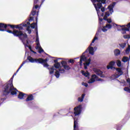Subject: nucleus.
Returning a JSON list of instances; mask_svg holds the SVG:
<instances>
[{
	"label": "nucleus",
	"instance_id": "5",
	"mask_svg": "<svg viewBox=\"0 0 130 130\" xmlns=\"http://www.w3.org/2000/svg\"><path fill=\"white\" fill-rule=\"evenodd\" d=\"M11 82L10 84H8L6 86L4 92L6 93H11V95H16L17 94V89L14 88V86H13L12 80H11Z\"/></svg>",
	"mask_w": 130,
	"mask_h": 130
},
{
	"label": "nucleus",
	"instance_id": "19",
	"mask_svg": "<svg viewBox=\"0 0 130 130\" xmlns=\"http://www.w3.org/2000/svg\"><path fill=\"white\" fill-rule=\"evenodd\" d=\"M7 29V25L4 23H0V31H5L4 29H2V28Z\"/></svg>",
	"mask_w": 130,
	"mask_h": 130
},
{
	"label": "nucleus",
	"instance_id": "9",
	"mask_svg": "<svg viewBox=\"0 0 130 130\" xmlns=\"http://www.w3.org/2000/svg\"><path fill=\"white\" fill-rule=\"evenodd\" d=\"M115 64V61H111L109 63V65L107 66V70H112V69H116L115 67L113 66Z\"/></svg>",
	"mask_w": 130,
	"mask_h": 130
},
{
	"label": "nucleus",
	"instance_id": "3",
	"mask_svg": "<svg viewBox=\"0 0 130 130\" xmlns=\"http://www.w3.org/2000/svg\"><path fill=\"white\" fill-rule=\"evenodd\" d=\"M35 61V62H38L39 63L43 64L44 68H47L48 70L49 71L50 75L54 74V71H55L54 69V67L52 66L51 67H49V64L47 63L48 59L46 58L44 59L42 58H39V59H33V62H34Z\"/></svg>",
	"mask_w": 130,
	"mask_h": 130
},
{
	"label": "nucleus",
	"instance_id": "51",
	"mask_svg": "<svg viewBox=\"0 0 130 130\" xmlns=\"http://www.w3.org/2000/svg\"><path fill=\"white\" fill-rule=\"evenodd\" d=\"M88 51H89V50H88V49H86V50L82 54H85V53H88Z\"/></svg>",
	"mask_w": 130,
	"mask_h": 130
},
{
	"label": "nucleus",
	"instance_id": "33",
	"mask_svg": "<svg viewBox=\"0 0 130 130\" xmlns=\"http://www.w3.org/2000/svg\"><path fill=\"white\" fill-rule=\"evenodd\" d=\"M129 51H130V46L129 45L127 48V49L125 50V52L126 54H128V53H129Z\"/></svg>",
	"mask_w": 130,
	"mask_h": 130
},
{
	"label": "nucleus",
	"instance_id": "45",
	"mask_svg": "<svg viewBox=\"0 0 130 130\" xmlns=\"http://www.w3.org/2000/svg\"><path fill=\"white\" fill-rule=\"evenodd\" d=\"M93 4H95L96 2H100L101 0H90Z\"/></svg>",
	"mask_w": 130,
	"mask_h": 130
},
{
	"label": "nucleus",
	"instance_id": "55",
	"mask_svg": "<svg viewBox=\"0 0 130 130\" xmlns=\"http://www.w3.org/2000/svg\"><path fill=\"white\" fill-rule=\"evenodd\" d=\"M82 63H83V60L80 59V65L82 66Z\"/></svg>",
	"mask_w": 130,
	"mask_h": 130
},
{
	"label": "nucleus",
	"instance_id": "27",
	"mask_svg": "<svg viewBox=\"0 0 130 130\" xmlns=\"http://www.w3.org/2000/svg\"><path fill=\"white\" fill-rule=\"evenodd\" d=\"M54 68H55V69H59V67H60V63H56L54 64V66H53Z\"/></svg>",
	"mask_w": 130,
	"mask_h": 130
},
{
	"label": "nucleus",
	"instance_id": "32",
	"mask_svg": "<svg viewBox=\"0 0 130 130\" xmlns=\"http://www.w3.org/2000/svg\"><path fill=\"white\" fill-rule=\"evenodd\" d=\"M94 82H95V79L91 78L88 81V84H92V83H94Z\"/></svg>",
	"mask_w": 130,
	"mask_h": 130
},
{
	"label": "nucleus",
	"instance_id": "2",
	"mask_svg": "<svg viewBox=\"0 0 130 130\" xmlns=\"http://www.w3.org/2000/svg\"><path fill=\"white\" fill-rule=\"evenodd\" d=\"M7 32L8 33H13L14 36H17L22 40L23 44H25V47H28L29 49H30V51H32V47L31 46H28V39H27V35L26 34H24L22 32V31L17 30H14L13 32L11 30H7Z\"/></svg>",
	"mask_w": 130,
	"mask_h": 130
},
{
	"label": "nucleus",
	"instance_id": "28",
	"mask_svg": "<svg viewBox=\"0 0 130 130\" xmlns=\"http://www.w3.org/2000/svg\"><path fill=\"white\" fill-rule=\"evenodd\" d=\"M116 63L117 67L119 68H120L121 67V61H120V60H117Z\"/></svg>",
	"mask_w": 130,
	"mask_h": 130
},
{
	"label": "nucleus",
	"instance_id": "12",
	"mask_svg": "<svg viewBox=\"0 0 130 130\" xmlns=\"http://www.w3.org/2000/svg\"><path fill=\"white\" fill-rule=\"evenodd\" d=\"M90 63H91V58H88L87 61L83 63L85 70L88 69L87 67L90 66Z\"/></svg>",
	"mask_w": 130,
	"mask_h": 130
},
{
	"label": "nucleus",
	"instance_id": "53",
	"mask_svg": "<svg viewBox=\"0 0 130 130\" xmlns=\"http://www.w3.org/2000/svg\"><path fill=\"white\" fill-rule=\"evenodd\" d=\"M57 61H58V60H57V59H55V60H54V62L55 63H58Z\"/></svg>",
	"mask_w": 130,
	"mask_h": 130
},
{
	"label": "nucleus",
	"instance_id": "21",
	"mask_svg": "<svg viewBox=\"0 0 130 130\" xmlns=\"http://www.w3.org/2000/svg\"><path fill=\"white\" fill-rule=\"evenodd\" d=\"M77 128H78V121L74 119V130H77Z\"/></svg>",
	"mask_w": 130,
	"mask_h": 130
},
{
	"label": "nucleus",
	"instance_id": "16",
	"mask_svg": "<svg viewBox=\"0 0 130 130\" xmlns=\"http://www.w3.org/2000/svg\"><path fill=\"white\" fill-rule=\"evenodd\" d=\"M115 56H118V55H120V50L118 49H116L114 51Z\"/></svg>",
	"mask_w": 130,
	"mask_h": 130
},
{
	"label": "nucleus",
	"instance_id": "62",
	"mask_svg": "<svg viewBox=\"0 0 130 130\" xmlns=\"http://www.w3.org/2000/svg\"><path fill=\"white\" fill-rule=\"evenodd\" d=\"M33 15V14L31 13V16H32Z\"/></svg>",
	"mask_w": 130,
	"mask_h": 130
},
{
	"label": "nucleus",
	"instance_id": "30",
	"mask_svg": "<svg viewBox=\"0 0 130 130\" xmlns=\"http://www.w3.org/2000/svg\"><path fill=\"white\" fill-rule=\"evenodd\" d=\"M121 125L120 124H116L115 125V128L117 130H120V128H121Z\"/></svg>",
	"mask_w": 130,
	"mask_h": 130
},
{
	"label": "nucleus",
	"instance_id": "34",
	"mask_svg": "<svg viewBox=\"0 0 130 130\" xmlns=\"http://www.w3.org/2000/svg\"><path fill=\"white\" fill-rule=\"evenodd\" d=\"M69 63H72V64H74L75 63V60L73 59H71L68 61Z\"/></svg>",
	"mask_w": 130,
	"mask_h": 130
},
{
	"label": "nucleus",
	"instance_id": "26",
	"mask_svg": "<svg viewBox=\"0 0 130 130\" xmlns=\"http://www.w3.org/2000/svg\"><path fill=\"white\" fill-rule=\"evenodd\" d=\"M81 73L84 76V77H88V76H89V74L88 73V72H85V71H81Z\"/></svg>",
	"mask_w": 130,
	"mask_h": 130
},
{
	"label": "nucleus",
	"instance_id": "14",
	"mask_svg": "<svg viewBox=\"0 0 130 130\" xmlns=\"http://www.w3.org/2000/svg\"><path fill=\"white\" fill-rule=\"evenodd\" d=\"M113 26L114 27H115V26L117 27V30L118 31H119V30H121V29H122V27H124V26H125V25H122V26H121V25H117V24H116L115 23H113Z\"/></svg>",
	"mask_w": 130,
	"mask_h": 130
},
{
	"label": "nucleus",
	"instance_id": "36",
	"mask_svg": "<svg viewBox=\"0 0 130 130\" xmlns=\"http://www.w3.org/2000/svg\"><path fill=\"white\" fill-rule=\"evenodd\" d=\"M27 59L30 62H33V58L31 56H29Z\"/></svg>",
	"mask_w": 130,
	"mask_h": 130
},
{
	"label": "nucleus",
	"instance_id": "24",
	"mask_svg": "<svg viewBox=\"0 0 130 130\" xmlns=\"http://www.w3.org/2000/svg\"><path fill=\"white\" fill-rule=\"evenodd\" d=\"M80 59L83 61H86V62L88 61V60H87V57L84 55V54H82V55L80 57Z\"/></svg>",
	"mask_w": 130,
	"mask_h": 130
},
{
	"label": "nucleus",
	"instance_id": "35",
	"mask_svg": "<svg viewBox=\"0 0 130 130\" xmlns=\"http://www.w3.org/2000/svg\"><path fill=\"white\" fill-rule=\"evenodd\" d=\"M106 27L108 28V29H111V28H112V25L110 24H107Z\"/></svg>",
	"mask_w": 130,
	"mask_h": 130
},
{
	"label": "nucleus",
	"instance_id": "38",
	"mask_svg": "<svg viewBox=\"0 0 130 130\" xmlns=\"http://www.w3.org/2000/svg\"><path fill=\"white\" fill-rule=\"evenodd\" d=\"M124 38H125V39H129L130 35H125L124 36Z\"/></svg>",
	"mask_w": 130,
	"mask_h": 130
},
{
	"label": "nucleus",
	"instance_id": "17",
	"mask_svg": "<svg viewBox=\"0 0 130 130\" xmlns=\"http://www.w3.org/2000/svg\"><path fill=\"white\" fill-rule=\"evenodd\" d=\"M27 96V94H23V93L21 92L18 95V98L19 99H24Z\"/></svg>",
	"mask_w": 130,
	"mask_h": 130
},
{
	"label": "nucleus",
	"instance_id": "63",
	"mask_svg": "<svg viewBox=\"0 0 130 130\" xmlns=\"http://www.w3.org/2000/svg\"><path fill=\"white\" fill-rule=\"evenodd\" d=\"M41 5H42V4H41V5H40V6H41Z\"/></svg>",
	"mask_w": 130,
	"mask_h": 130
},
{
	"label": "nucleus",
	"instance_id": "43",
	"mask_svg": "<svg viewBox=\"0 0 130 130\" xmlns=\"http://www.w3.org/2000/svg\"><path fill=\"white\" fill-rule=\"evenodd\" d=\"M101 10L103 13L105 11V7L102 6V7L101 8Z\"/></svg>",
	"mask_w": 130,
	"mask_h": 130
},
{
	"label": "nucleus",
	"instance_id": "54",
	"mask_svg": "<svg viewBox=\"0 0 130 130\" xmlns=\"http://www.w3.org/2000/svg\"><path fill=\"white\" fill-rule=\"evenodd\" d=\"M38 2H39V0H35L34 4H37V3H38Z\"/></svg>",
	"mask_w": 130,
	"mask_h": 130
},
{
	"label": "nucleus",
	"instance_id": "1",
	"mask_svg": "<svg viewBox=\"0 0 130 130\" xmlns=\"http://www.w3.org/2000/svg\"><path fill=\"white\" fill-rule=\"evenodd\" d=\"M38 13L39 11L36 12V11H33V16L37 14V16L35 17V22L33 23V29H35V32H36V46L35 48L37 50L39 49V53H42L44 52V50L40 46V43L39 42V36H38V26H37V23L38 22Z\"/></svg>",
	"mask_w": 130,
	"mask_h": 130
},
{
	"label": "nucleus",
	"instance_id": "42",
	"mask_svg": "<svg viewBox=\"0 0 130 130\" xmlns=\"http://www.w3.org/2000/svg\"><path fill=\"white\" fill-rule=\"evenodd\" d=\"M124 27H126L127 29H129V28H130V22L129 23H128L127 25L124 26Z\"/></svg>",
	"mask_w": 130,
	"mask_h": 130
},
{
	"label": "nucleus",
	"instance_id": "61",
	"mask_svg": "<svg viewBox=\"0 0 130 130\" xmlns=\"http://www.w3.org/2000/svg\"><path fill=\"white\" fill-rule=\"evenodd\" d=\"M11 27L12 28H13V27H14V25H11Z\"/></svg>",
	"mask_w": 130,
	"mask_h": 130
},
{
	"label": "nucleus",
	"instance_id": "23",
	"mask_svg": "<svg viewBox=\"0 0 130 130\" xmlns=\"http://www.w3.org/2000/svg\"><path fill=\"white\" fill-rule=\"evenodd\" d=\"M128 60H129V59H128V57L127 56H123L122 58V61H123V62H127Z\"/></svg>",
	"mask_w": 130,
	"mask_h": 130
},
{
	"label": "nucleus",
	"instance_id": "46",
	"mask_svg": "<svg viewBox=\"0 0 130 130\" xmlns=\"http://www.w3.org/2000/svg\"><path fill=\"white\" fill-rule=\"evenodd\" d=\"M35 9H36V10H37V9H40V7H39V5H37L35 6Z\"/></svg>",
	"mask_w": 130,
	"mask_h": 130
},
{
	"label": "nucleus",
	"instance_id": "20",
	"mask_svg": "<svg viewBox=\"0 0 130 130\" xmlns=\"http://www.w3.org/2000/svg\"><path fill=\"white\" fill-rule=\"evenodd\" d=\"M32 99H33V95L29 94L27 96V98L26 99V102H28V101H31Z\"/></svg>",
	"mask_w": 130,
	"mask_h": 130
},
{
	"label": "nucleus",
	"instance_id": "59",
	"mask_svg": "<svg viewBox=\"0 0 130 130\" xmlns=\"http://www.w3.org/2000/svg\"><path fill=\"white\" fill-rule=\"evenodd\" d=\"M33 53L36 54V52L33 51Z\"/></svg>",
	"mask_w": 130,
	"mask_h": 130
},
{
	"label": "nucleus",
	"instance_id": "41",
	"mask_svg": "<svg viewBox=\"0 0 130 130\" xmlns=\"http://www.w3.org/2000/svg\"><path fill=\"white\" fill-rule=\"evenodd\" d=\"M106 26L103 27L102 29L103 32H106V31H107V29H106Z\"/></svg>",
	"mask_w": 130,
	"mask_h": 130
},
{
	"label": "nucleus",
	"instance_id": "25",
	"mask_svg": "<svg viewBox=\"0 0 130 130\" xmlns=\"http://www.w3.org/2000/svg\"><path fill=\"white\" fill-rule=\"evenodd\" d=\"M55 71H56L55 72V76L58 79V78H59L60 74L59 73V71L56 70V69H55Z\"/></svg>",
	"mask_w": 130,
	"mask_h": 130
},
{
	"label": "nucleus",
	"instance_id": "7",
	"mask_svg": "<svg viewBox=\"0 0 130 130\" xmlns=\"http://www.w3.org/2000/svg\"><path fill=\"white\" fill-rule=\"evenodd\" d=\"M83 108L82 107V105H79L78 106H77L74 108V115L75 116H78L80 115L82 112V110Z\"/></svg>",
	"mask_w": 130,
	"mask_h": 130
},
{
	"label": "nucleus",
	"instance_id": "50",
	"mask_svg": "<svg viewBox=\"0 0 130 130\" xmlns=\"http://www.w3.org/2000/svg\"><path fill=\"white\" fill-rule=\"evenodd\" d=\"M108 18V16H106V15H105L104 17V20H105V21H106Z\"/></svg>",
	"mask_w": 130,
	"mask_h": 130
},
{
	"label": "nucleus",
	"instance_id": "49",
	"mask_svg": "<svg viewBox=\"0 0 130 130\" xmlns=\"http://www.w3.org/2000/svg\"><path fill=\"white\" fill-rule=\"evenodd\" d=\"M82 85H83V86H85V87H88V84L87 83H86L85 82H83L82 83Z\"/></svg>",
	"mask_w": 130,
	"mask_h": 130
},
{
	"label": "nucleus",
	"instance_id": "29",
	"mask_svg": "<svg viewBox=\"0 0 130 130\" xmlns=\"http://www.w3.org/2000/svg\"><path fill=\"white\" fill-rule=\"evenodd\" d=\"M97 39H98V38H97V37L95 36L94 38H93V39L92 40L91 43L90 44V46H92L93 43H94V42H95V40H97Z\"/></svg>",
	"mask_w": 130,
	"mask_h": 130
},
{
	"label": "nucleus",
	"instance_id": "39",
	"mask_svg": "<svg viewBox=\"0 0 130 130\" xmlns=\"http://www.w3.org/2000/svg\"><path fill=\"white\" fill-rule=\"evenodd\" d=\"M92 78L94 79V80H96V79H98V77H97L96 75L93 74L92 75Z\"/></svg>",
	"mask_w": 130,
	"mask_h": 130
},
{
	"label": "nucleus",
	"instance_id": "60",
	"mask_svg": "<svg viewBox=\"0 0 130 130\" xmlns=\"http://www.w3.org/2000/svg\"><path fill=\"white\" fill-rule=\"evenodd\" d=\"M102 80V79L100 78V79H99V81H101Z\"/></svg>",
	"mask_w": 130,
	"mask_h": 130
},
{
	"label": "nucleus",
	"instance_id": "47",
	"mask_svg": "<svg viewBox=\"0 0 130 130\" xmlns=\"http://www.w3.org/2000/svg\"><path fill=\"white\" fill-rule=\"evenodd\" d=\"M59 71L61 72V73H64V72H66L64 69H59Z\"/></svg>",
	"mask_w": 130,
	"mask_h": 130
},
{
	"label": "nucleus",
	"instance_id": "11",
	"mask_svg": "<svg viewBox=\"0 0 130 130\" xmlns=\"http://www.w3.org/2000/svg\"><path fill=\"white\" fill-rule=\"evenodd\" d=\"M116 3L114 2L112 4H110L108 7V9L109 10L110 12H112V13H113V8L115 7Z\"/></svg>",
	"mask_w": 130,
	"mask_h": 130
},
{
	"label": "nucleus",
	"instance_id": "8",
	"mask_svg": "<svg viewBox=\"0 0 130 130\" xmlns=\"http://www.w3.org/2000/svg\"><path fill=\"white\" fill-rule=\"evenodd\" d=\"M61 64H62V67L64 68L66 71H69L71 70V67L68 65V63L67 61L63 60L61 62Z\"/></svg>",
	"mask_w": 130,
	"mask_h": 130
},
{
	"label": "nucleus",
	"instance_id": "56",
	"mask_svg": "<svg viewBox=\"0 0 130 130\" xmlns=\"http://www.w3.org/2000/svg\"><path fill=\"white\" fill-rule=\"evenodd\" d=\"M45 0H42V2H41V5H42V4H43V3H44V1Z\"/></svg>",
	"mask_w": 130,
	"mask_h": 130
},
{
	"label": "nucleus",
	"instance_id": "22",
	"mask_svg": "<svg viewBox=\"0 0 130 130\" xmlns=\"http://www.w3.org/2000/svg\"><path fill=\"white\" fill-rule=\"evenodd\" d=\"M121 30H122V34H125L126 31H129V29L127 28L126 27L122 28Z\"/></svg>",
	"mask_w": 130,
	"mask_h": 130
},
{
	"label": "nucleus",
	"instance_id": "44",
	"mask_svg": "<svg viewBox=\"0 0 130 130\" xmlns=\"http://www.w3.org/2000/svg\"><path fill=\"white\" fill-rule=\"evenodd\" d=\"M106 21H107V22H108L109 24H110V23L112 22V20H111V19H107Z\"/></svg>",
	"mask_w": 130,
	"mask_h": 130
},
{
	"label": "nucleus",
	"instance_id": "40",
	"mask_svg": "<svg viewBox=\"0 0 130 130\" xmlns=\"http://www.w3.org/2000/svg\"><path fill=\"white\" fill-rule=\"evenodd\" d=\"M105 16H106L107 17H109V16H110V13H109V12H106L105 13Z\"/></svg>",
	"mask_w": 130,
	"mask_h": 130
},
{
	"label": "nucleus",
	"instance_id": "18",
	"mask_svg": "<svg viewBox=\"0 0 130 130\" xmlns=\"http://www.w3.org/2000/svg\"><path fill=\"white\" fill-rule=\"evenodd\" d=\"M85 96H86V94L83 93L82 94L81 97L78 98L79 102H83V101H84V98H85Z\"/></svg>",
	"mask_w": 130,
	"mask_h": 130
},
{
	"label": "nucleus",
	"instance_id": "48",
	"mask_svg": "<svg viewBox=\"0 0 130 130\" xmlns=\"http://www.w3.org/2000/svg\"><path fill=\"white\" fill-rule=\"evenodd\" d=\"M25 64V62H23L22 64H21V66H20V67L18 69V70L17 71V72H19V70H20L21 69V68H22V67H23V65Z\"/></svg>",
	"mask_w": 130,
	"mask_h": 130
},
{
	"label": "nucleus",
	"instance_id": "13",
	"mask_svg": "<svg viewBox=\"0 0 130 130\" xmlns=\"http://www.w3.org/2000/svg\"><path fill=\"white\" fill-rule=\"evenodd\" d=\"M117 72H118L117 76L120 77V76H122V75H123V72L121 70L120 68H116L115 69Z\"/></svg>",
	"mask_w": 130,
	"mask_h": 130
},
{
	"label": "nucleus",
	"instance_id": "6",
	"mask_svg": "<svg viewBox=\"0 0 130 130\" xmlns=\"http://www.w3.org/2000/svg\"><path fill=\"white\" fill-rule=\"evenodd\" d=\"M96 3H93V6L96 11L98 15L99 16V14L101 13L100 9L102 8V4L103 5H105V4H106V0H101L99 2H96Z\"/></svg>",
	"mask_w": 130,
	"mask_h": 130
},
{
	"label": "nucleus",
	"instance_id": "10",
	"mask_svg": "<svg viewBox=\"0 0 130 130\" xmlns=\"http://www.w3.org/2000/svg\"><path fill=\"white\" fill-rule=\"evenodd\" d=\"M93 71L94 73H95V74L98 75V76H100V77H101V78L103 77V72L101 71L100 70L94 69Z\"/></svg>",
	"mask_w": 130,
	"mask_h": 130
},
{
	"label": "nucleus",
	"instance_id": "4",
	"mask_svg": "<svg viewBox=\"0 0 130 130\" xmlns=\"http://www.w3.org/2000/svg\"><path fill=\"white\" fill-rule=\"evenodd\" d=\"M33 21L32 17L30 16V19L28 20V22H25L22 25H16L15 28L16 29H19V30H22L23 29V27H26V30L28 31L29 34H31V29L30 28L33 27V22H31Z\"/></svg>",
	"mask_w": 130,
	"mask_h": 130
},
{
	"label": "nucleus",
	"instance_id": "52",
	"mask_svg": "<svg viewBox=\"0 0 130 130\" xmlns=\"http://www.w3.org/2000/svg\"><path fill=\"white\" fill-rule=\"evenodd\" d=\"M126 82H127V83H128V84H130V79H129V78H128V79L126 80Z\"/></svg>",
	"mask_w": 130,
	"mask_h": 130
},
{
	"label": "nucleus",
	"instance_id": "15",
	"mask_svg": "<svg viewBox=\"0 0 130 130\" xmlns=\"http://www.w3.org/2000/svg\"><path fill=\"white\" fill-rule=\"evenodd\" d=\"M88 52L91 55H94V48L93 47H88Z\"/></svg>",
	"mask_w": 130,
	"mask_h": 130
},
{
	"label": "nucleus",
	"instance_id": "37",
	"mask_svg": "<svg viewBox=\"0 0 130 130\" xmlns=\"http://www.w3.org/2000/svg\"><path fill=\"white\" fill-rule=\"evenodd\" d=\"M124 90L126 91V92H128L129 93H130V89L127 87H125L124 88Z\"/></svg>",
	"mask_w": 130,
	"mask_h": 130
},
{
	"label": "nucleus",
	"instance_id": "57",
	"mask_svg": "<svg viewBox=\"0 0 130 130\" xmlns=\"http://www.w3.org/2000/svg\"><path fill=\"white\" fill-rule=\"evenodd\" d=\"M100 20L101 21V22H102L103 21V19L102 18H100Z\"/></svg>",
	"mask_w": 130,
	"mask_h": 130
},
{
	"label": "nucleus",
	"instance_id": "31",
	"mask_svg": "<svg viewBox=\"0 0 130 130\" xmlns=\"http://www.w3.org/2000/svg\"><path fill=\"white\" fill-rule=\"evenodd\" d=\"M120 47H121V48H124L125 46H126V44L125 43H122L119 44Z\"/></svg>",
	"mask_w": 130,
	"mask_h": 130
},
{
	"label": "nucleus",
	"instance_id": "58",
	"mask_svg": "<svg viewBox=\"0 0 130 130\" xmlns=\"http://www.w3.org/2000/svg\"><path fill=\"white\" fill-rule=\"evenodd\" d=\"M101 16H102V17H104V13H102Z\"/></svg>",
	"mask_w": 130,
	"mask_h": 130
}]
</instances>
